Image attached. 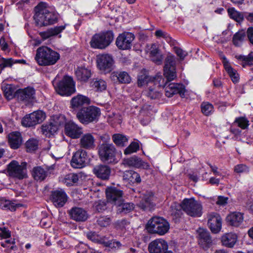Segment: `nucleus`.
Returning <instances> with one entry per match:
<instances>
[{
    "mask_svg": "<svg viewBox=\"0 0 253 253\" xmlns=\"http://www.w3.org/2000/svg\"><path fill=\"white\" fill-rule=\"evenodd\" d=\"M34 19L38 27L46 26L57 22L58 14L50 11L45 2H41L35 7Z\"/></svg>",
    "mask_w": 253,
    "mask_h": 253,
    "instance_id": "f257e3e1",
    "label": "nucleus"
},
{
    "mask_svg": "<svg viewBox=\"0 0 253 253\" xmlns=\"http://www.w3.org/2000/svg\"><path fill=\"white\" fill-rule=\"evenodd\" d=\"M59 59L60 54L47 46L40 47L37 50L35 60L39 65H53Z\"/></svg>",
    "mask_w": 253,
    "mask_h": 253,
    "instance_id": "f03ea898",
    "label": "nucleus"
},
{
    "mask_svg": "<svg viewBox=\"0 0 253 253\" xmlns=\"http://www.w3.org/2000/svg\"><path fill=\"white\" fill-rule=\"evenodd\" d=\"M101 115L100 109L94 106L82 108L77 113L76 117L83 125L96 123Z\"/></svg>",
    "mask_w": 253,
    "mask_h": 253,
    "instance_id": "7ed1b4c3",
    "label": "nucleus"
},
{
    "mask_svg": "<svg viewBox=\"0 0 253 253\" xmlns=\"http://www.w3.org/2000/svg\"><path fill=\"white\" fill-rule=\"evenodd\" d=\"M98 153L100 160L104 163L116 164L118 162L116 158V149L110 143L104 142L99 145Z\"/></svg>",
    "mask_w": 253,
    "mask_h": 253,
    "instance_id": "20e7f679",
    "label": "nucleus"
},
{
    "mask_svg": "<svg viewBox=\"0 0 253 253\" xmlns=\"http://www.w3.org/2000/svg\"><path fill=\"white\" fill-rule=\"evenodd\" d=\"M147 228L151 233L163 235L169 231V224L166 219L162 217H154L149 220Z\"/></svg>",
    "mask_w": 253,
    "mask_h": 253,
    "instance_id": "39448f33",
    "label": "nucleus"
},
{
    "mask_svg": "<svg viewBox=\"0 0 253 253\" xmlns=\"http://www.w3.org/2000/svg\"><path fill=\"white\" fill-rule=\"evenodd\" d=\"M114 35L111 31H107L95 34L92 38L90 43L92 47L104 49L113 41Z\"/></svg>",
    "mask_w": 253,
    "mask_h": 253,
    "instance_id": "423d86ee",
    "label": "nucleus"
},
{
    "mask_svg": "<svg viewBox=\"0 0 253 253\" xmlns=\"http://www.w3.org/2000/svg\"><path fill=\"white\" fill-rule=\"evenodd\" d=\"M182 209L187 214L193 217H200L202 214V206L194 198H185L182 201Z\"/></svg>",
    "mask_w": 253,
    "mask_h": 253,
    "instance_id": "0eeeda50",
    "label": "nucleus"
},
{
    "mask_svg": "<svg viewBox=\"0 0 253 253\" xmlns=\"http://www.w3.org/2000/svg\"><path fill=\"white\" fill-rule=\"evenodd\" d=\"M56 92L62 96H70L75 91V83L73 78L65 76L55 87Z\"/></svg>",
    "mask_w": 253,
    "mask_h": 253,
    "instance_id": "6e6552de",
    "label": "nucleus"
},
{
    "mask_svg": "<svg viewBox=\"0 0 253 253\" xmlns=\"http://www.w3.org/2000/svg\"><path fill=\"white\" fill-rule=\"evenodd\" d=\"M8 175L12 177L22 179L27 177V163L22 162L20 165L18 162L13 160L7 165Z\"/></svg>",
    "mask_w": 253,
    "mask_h": 253,
    "instance_id": "1a4fd4ad",
    "label": "nucleus"
},
{
    "mask_svg": "<svg viewBox=\"0 0 253 253\" xmlns=\"http://www.w3.org/2000/svg\"><path fill=\"white\" fill-rule=\"evenodd\" d=\"M96 62L98 68L105 74L110 73L114 68V59L109 54L97 55Z\"/></svg>",
    "mask_w": 253,
    "mask_h": 253,
    "instance_id": "9d476101",
    "label": "nucleus"
},
{
    "mask_svg": "<svg viewBox=\"0 0 253 253\" xmlns=\"http://www.w3.org/2000/svg\"><path fill=\"white\" fill-rule=\"evenodd\" d=\"M164 80L161 74L156 75L154 77V82H150L148 89L145 91L146 95L152 99L160 97L161 93L159 89L160 86L163 85L161 82Z\"/></svg>",
    "mask_w": 253,
    "mask_h": 253,
    "instance_id": "9b49d317",
    "label": "nucleus"
},
{
    "mask_svg": "<svg viewBox=\"0 0 253 253\" xmlns=\"http://www.w3.org/2000/svg\"><path fill=\"white\" fill-rule=\"evenodd\" d=\"M176 62L173 56H168L164 67V75L168 81H171L176 78Z\"/></svg>",
    "mask_w": 253,
    "mask_h": 253,
    "instance_id": "f8f14e48",
    "label": "nucleus"
},
{
    "mask_svg": "<svg viewBox=\"0 0 253 253\" xmlns=\"http://www.w3.org/2000/svg\"><path fill=\"white\" fill-rule=\"evenodd\" d=\"M87 159V152L84 149H79L74 154L71 165L75 169L83 168L85 166Z\"/></svg>",
    "mask_w": 253,
    "mask_h": 253,
    "instance_id": "ddd939ff",
    "label": "nucleus"
},
{
    "mask_svg": "<svg viewBox=\"0 0 253 253\" xmlns=\"http://www.w3.org/2000/svg\"><path fill=\"white\" fill-rule=\"evenodd\" d=\"M134 39V35L131 33L125 32L120 34L117 38L116 44L121 49H129L131 46L132 42Z\"/></svg>",
    "mask_w": 253,
    "mask_h": 253,
    "instance_id": "4468645a",
    "label": "nucleus"
},
{
    "mask_svg": "<svg viewBox=\"0 0 253 253\" xmlns=\"http://www.w3.org/2000/svg\"><path fill=\"white\" fill-rule=\"evenodd\" d=\"M167 242L162 239H156L152 241L148 246V250L150 253H167L172 252L168 251Z\"/></svg>",
    "mask_w": 253,
    "mask_h": 253,
    "instance_id": "2eb2a0df",
    "label": "nucleus"
},
{
    "mask_svg": "<svg viewBox=\"0 0 253 253\" xmlns=\"http://www.w3.org/2000/svg\"><path fill=\"white\" fill-rule=\"evenodd\" d=\"M83 130L81 126L72 121H69L65 125V133L72 139L79 138L83 134Z\"/></svg>",
    "mask_w": 253,
    "mask_h": 253,
    "instance_id": "dca6fc26",
    "label": "nucleus"
},
{
    "mask_svg": "<svg viewBox=\"0 0 253 253\" xmlns=\"http://www.w3.org/2000/svg\"><path fill=\"white\" fill-rule=\"evenodd\" d=\"M122 164L127 167H133L137 169H150L149 164L143 161L141 158L136 156H133L123 160Z\"/></svg>",
    "mask_w": 253,
    "mask_h": 253,
    "instance_id": "f3484780",
    "label": "nucleus"
},
{
    "mask_svg": "<svg viewBox=\"0 0 253 253\" xmlns=\"http://www.w3.org/2000/svg\"><path fill=\"white\" fill-rule=\"evenodd\" d=\"M123 191L115 187L108 188L106 190L107 199L108 202L119 205L123 201Z\"/></svg>",
    "mask_w": 253,
    "mask_h": 253,
    "instance_id": "a211bd4d",
    "label": "nucleus"
},
{
    "mask_svg": "<svg viewBox=\"0 0 253 253\" xmlns=\"http://www.w3.org/2000/svg\"><path fill=\"white\" fill-rule=\"evenodd\" d=\"M68 196L62 189H58L52 191L51 200L56 207H62L67 201Z\"/></svg>",
    "mask_w": 253,
    "mask_h": 253,
    "instance_id": "6ab92c4d",
    "label": "nucleus"
},
{
    "mask_svg": "<svg viewBox=\"0 0 253 253\" xmlns=\"http://www.w3.org/2000/svg\"><path fill=\"white\" fill-rule=\"evenodd\" d=\"M79 145L81 149L91 150L95 147V138L92 134L86 133L81 135Z\"/></svg>",
    "mask_w": 253,
    "mask_h": 253,
    "instance_id": "aec40b11",
    "label": "nucleus"
},
{
    "mask_svg": "<svg viewBox=\"0 0 253 253\" xmlns=\"http://www.w3.org/2000/svg\"><path fill=\"white\" fill-rule=\"evenodd\" d=\"M165 94L168 97H171L175 94L178 93L182 97L184 96L185 92V86L182 84L170 83L168 85L166 84Z\"/></svg>",
    "mask_w": 253,
    "mask_h": 253,
    "instance_id": "412c9836",
    "label": "nucleus"
},
{
    "mask_svg": "<svg viewBox=\"0 0 253 253\" xmlns=\"http://www.w3.org/2000/svg\"><path fill=\"white\" fill-rule=\"evenodd\" d=\"M208 225L211 231L216 233L218 232L222 225L221 218L220 215L215 212H212L208 215Z\"/></svg>",
    "mask_w": 253,
    "mask_h": 253,
    "instance_id": "4be33fe9",
    "label": "nucleus"
},
{
    "mask_svg": "<svg viewBox=\"0 0 253 253\" xmlns=\"http://www.w3.org/2000/svg\"><path fill=\"white\" fill-rule=\"evenodd\" d=\"M15 98L26 104L30 103L32 101V87L28 86L23 89H17Z\"/></svg>",
    "mask_w": 253,
    "mask_h": 253,
    "instance_id": "5701e85b",
    "label": "nucleus"
},
{
    "mask_svg": "<svg viewBox=\"0 0 253 253\" xmlns=\"http://www.w3.org/2000/svg\"><path fill=\"white\" fill-rule=\"evenodd\" d=\"M110 168L106 165H100L96 166L93 169V173L99 178L107 180L111 174Z\"/></svg>",
    "mask_w": 253,
    "mask_h": 253,
    "instance_id": "b1692460",
    "label": "nucleus"
},
{
    "mask_svg": "<svg viewBox=\"0 0 253 253\" xmlns=\"http://www.w3.org/2000/svg\"><path fill=\"white\" fill-rule=\"evenodd\" d=\"M198 232L200 245L204 249L208 248L212 243L209 232L202 228H200Z\"/></svg>",
    "mask_w": 253,
    "mask_h": 253,
    "instance_id": "393cba45",
    "label": "nucleus"
},
{
    "mask_svg": "<svg viewBox=\"0 0 253 253\" xmlns=\"http://www.w3.org/2000/svg\"><path fill=\"white\" fill-rule=\"evenodd\" d=\"M71 218L77 221H84L88 217L86 211L81 208H73L69 211Z\"/></svg>",
    "mask_w": 253,
    "mask_h": 253,
    "instance_id": "a878e982",
    "label": "nucleus"
},
{
    "mask_svg": "<svg viewBox=\"0 0 253 253\" xmlns=\"http://www.w3.org/2000/svg\"><path fill=\"white\" fill-rule=\"evenodd\" d=\"M153 199V194L150 192H146L142 200L138 204V207L144 211L151 210L155 206L152 202Z\"/></svg>",
    "mask_w": 253,
    "mask_h": 253,
    "instance_id": "bb28decb",
    "label": "nucleus"
},
{
    "mask_svg": "<svg viewBox=\"0 0 253 253\" xmlns=\"http://www.w3.org/2000/svg\"><path fill=\"white\" fill-rule=\"evenodd\" d=\"M110 78L114 82L128 84L131 81V78L125 71H116L111 73Z\"/></svg>",
    "mask_w": 253,
    "mask_h": 253,
    "instance_id": "cd10ccee",
    "label": "nucleus"
},
{
    "mask_svg": "<svg viewBox=\"0 0 253 253\" xmlns=\"http://www.w3.org/2000/svg\"><path fill=\"white\" fill-rule=\"evenodd\" d=\"M244 220L243 214L240 212H233L226 217L227 222L231 226L238 227Z\"/></svg>",
    "mask_w": 253,
    "mask_h": 253,
    "instance_id": "c85d7f7f",
    "label": "nucleus"
},
{
    "mask_svg": "<svg viewBox=\"0 0 253 253\" xmlns=\"http://www.w3.org/2000/svg\"><path fill=\"white\" fill-rule=\"evenodd\" d=\"M147 48L149 51L151 60L158 65L161 64L162 63L163 57L159 52L157 45L155 44H152L150 48L149 46L147 45Z\"/></svg>",
    "mask_w": 253,
    "mask_h": 253,
    "instance_id": "c756f323",
    "label": "nucleus"
},
{
    "mask_svg": "<svg viewBox=\"0 0 253 253\" xmlns=\"http://www.w3.org/2000/svg\"><path fill=\"white\" fill-rule=\"evenodd\" d=\"M22 139L21 133L19 132H12L8 135V143L11 148L18 149L21 145Z\"/></svg>",
    "mask_w": 253,
    "mask_h": 253,
    "instance_id": "7c9ffc66",
    "label": "nucleus"
},
{
    "mask_svg": "<svg viewBox=\"0 0 253 253\" xmlns=\"http://www.w3.org/2000/svg\"><path fill=\"white\" fill-rule=\"evenodd\" d=\"M90 103V99L84 95L78 94L74 97L71 101V104L73 108L78 109L84 104H89Z\"/></svg>",
    "mask_w": 253,
    "mask_h": 253,
    "instance_id": "2f4dec72",
    "label": "nucleus"
},
{
    "mask_svg": "<svg viewBox=\"0 0 253 253\" xmlns=\"http://www.w3.org/2000/svg\"><path fill=\"white\" fill-rule=\"evenodd\" d=\"M65 27L66 25L56 26L50 28L46 31L40 33V35L43 40H45L51 37L58 35L65 29Z\"/></svg>",
    "mask_w": 253,
    "mask_h": 253,
    "instance_id": "473e14b6",
    "label": "nucleus"
},
{
    "mask_svg": "<svg viewBox=\"0 0 253 253\" xmlns=\"http://www.w3.org/2000/svg\"><path fill=\"white\" fill-rule=\"evenodd\" d=\"M10 232L7 228H0V239H5V240L0 242V245L4 248H9V245L14 244V240L12 239H8L10 237Z\"/></svg>",
    "mask_w": 253,
    "mask_h": 253,
    "instance_id": "72a5a7b5",
    "label": "nucleus"
},
{
    "mask_svg": "<svg viewBox=\"0 0 253 253\" xmlns=\"http://www.w3.org/2000/svg\"><path fill=\"white\" fill-rule=\"evenodd\" d=\"M237 241V236L233 233H226L221 237L222 245L228 248H233Z\"/></svg>",
    "mask_w": 253,
    "mask_h": 253,
    "instance_id": "f704fd0d",
    "label": "nucleus"
},
{
    "mask_svg": "<svg viewBox=\"0 0 253 253\" xmlns=\"http://www.w3.org/2000/svg\"><path fill=\"white\" fill-rule=\"evenodd\" d=\"M75 73L78 80L82 82H86L91 75L90 70L83 66L78 67Z\"/></svg>",
    "mask_w": 253,
    "mask_h": 253,
    "instance_id": "c9c22d12",
    "label": "nucleus"
},
{
    "mask_svg": "<svg viewBox=\"0 0 253 253\" xmlns=\"http://www.w3.org/2000/svg\"><path fill=\"white\" fill-rule=\"evenodd\" d=\"M123 179L129 183H139L141 178L139 174L133 170H126L124 173Z\"/></svg>",
    "mask_w": 253,
    "mask_h": 253,
    "instance_id": "e433bc0d",
    "label": "nucleus"
},
{
    "mask_svg": "<svg viewBox=\"0 0 253 253\" xmlns=\"http://www.w3.org/2000/svg\"><path fill=\"white\" fill-rule=\"evenodd\" d=\"M223 59V63L225 69L230 76L231 80L234 83H237L239 81V75L236 70L230 66L225 57L224 56Z\"/></svg>",
    "mask_w": 253,
    "mask_h": 253,
    "instance_id": "4c0bfd02",
    "label": "nucleus"
},
{
    "mask_svg": "<svg viewBox=\"0 0 253 253\" xmlns=\"http://www.w3.org/2000/svg\"><path fill=\"white\" fill-rule=\"evenodd\" d=\"M235 57L243 67L253 66V52H251L248 55H236Z\"/></svg>",
    "mask_w": 253,
    "mask_h": 253,
    "instance_id": "58836bf2",
    "label": "nucleus"
},
{
    "mask_svg": "<svg viewBox=\"0 0 253 253\" xmlns=\"http://www.w3.org/2000/svg\"><path fill=\"white\" fill-rule=\"evenodd\" d=\"M20 204H15L13 202L4 199L0 200V208L4 210L15 211L17 208L21 207Z\"/></svg>",
    "mask_w": 253,
    "mask_h": 253,
    "instance_id": "ea45409f",
    "label": "nucleus"
},
{
    "mask_svg": "<svg viewBox=\"0 0 253 253\" xmlns=\"http://www.w3.org/2000/svg\"><path fill=\"white\" fill-rule=\"evenodd\" d=\"M49 121L51 124L56 127L57 130L60 126H64V127H65V125L67 123L66 117L63 115H54L51 117Z\"/></svg>",
    "mask_w": 253,
    "mask_h": 253,
    "instance_id": "a19ab883",
    "label": "nucleus"
},
{
    "mask_svg": "<svg viewBox=\"0 0 253 253\" xmlns=\"http://www.w3.org/2000/svg\"><path fill=\"white\" fill-rule=\"evenodd\" d=\"M246 34H247V32L244 30L237 32L232 39L233 44L236 46H240L247 38Z\"/></svg>",
    "mask_w": 253,
    "mask_h": 253,
    "instance_id": "79ce46f5",
    "label": "nucleus"
},
{
    "mask_svg": "<svg viewBox=\"0 0 253 253\" xmlns=\"http://www.w3.org/2000/svg\"><path fill=\"white\" fill-rule=\"evenodd\" d=\"M57 131L56 127L51 124L50 121L47 124H44L41 126V132L43 135L47 137H49L51 135H53Z\"/></svg>",
    "mask_w": 253,
    "mask_h": 253,
    "instance_id": "37998d69",
    "label": "nucleus"
},
{
    "mask_svg": "<svg viewBox=\"0 0 253 253\" xmlns=\"http://www.w3.org/2000/svg\"><path fill=\"white\" fill-rule=\"evenodd\" d=\"M46 118L45 113L42 110L33 112V125L42 123Z\"/></svg>",
    "mask_w": 253,
    "mask_h": 253,
    "instance_id": "c03bdc74",
    "label": "nucleus"
},
{
    "mask_svg": "<svg viewBox=\"0 0 253 253\" xmlns=\"http://www.w3.org/2000/svg\"><path fill=\"white\" fill-rule=\"evenodd\" d=\"M112 139L114 143L119 147L124 146L128 140L126 136L120 133H116L113 135Z\"/></svg>",
    "mask_w": 253,
    "mask_h": 253,
    "instance_id": "a18cd8bd",
    "label": "nucleus"
},
{
    "mask_svg": "<svg viewBox=\"0 0 253 253\" xmlns=\"http://www.w3.org/2000/svg\"><path fill=\"white\" fill-rule=\"evenodd\" d=\"M150 82H154V77L151 80V78L144 72L140 73L138 76L137 84L139 86H142L146 84L149 86Z\"/></svg>",
    "mask_w": 253,
    "mask_h": 253,
    "instance_id": "49530a36",
    "label": "nucleus"
},
{
    "mask_svg": "<svg viewBox=\"0 0 253 253\" xmlns=\"http://www.w3.org/2000/svg\"><path fill=\"white\" fill-rule=\"evenodd\" d=\"M182 202L180 204L173 203L170 207V213L175 218L179 217L182 214Z\"/></svg>",
    "mask_w": 253,
    "mask_h": 253,
    "instance_id": "de8ad7c7",
    "label": "nucleus"
},
{
    "mask_svg": "<svg viewBox=\"0 0 253 253\" xmlns=\"http://www.w3.org/2000/svg\"><path fill=\"white\" fill-rule=\"evenodd\" d=\"M92 87L97 91H101L106 89L107 84L105 81L102 79H96L91 82Z\"/></svg>",
    "mask_w": 253,
    "mask_h": 253,
    "instance_id": "09e8293b",
    "label": "nucleus"
},
{
    "mask_svg": "<svg viewBox=\"0 0 253 253\" xmlns=\"http://www.w3.org/2000/svg\"><path fill=\"white\" fill-rule=\"evenodd\" d=\"M227 11L229 17L237 22H239L243 20L244 17L243 14L236 10L235 8L229 7Z\"/></svg>",
    "mask_w": 253,
    "mask_h": 253,
    "instance_id": "8fccbe9b",
    "label": "nucleus"
},
{
    "mask_svg": "<svg viewBox=\"0 0 253 253\" xmlns=\"http://www.w3.org/2000/svg\"><path fill=\"white\" fill-rule=\"evenodd\" d=\"M22 10H24V19L27 21V22L25 25V28L26 29L27 33L28 35L31 37V11L29 10L28 8H22Z\"/></svg>",
    "mask_w": 253,
    "mask_h": 253,
    "instance_id": "3c124183",
    "label": "nucleus"
},
{
    "mask_svg": "<svg viewBox=\"0 0 253 253\" xmlns=\"http://www.w3.org/2000/svg\"><path fill=\"white\" fill-rule=\"evenodd\" d=\"M46 176V172L41 167H37L34 169L33 177L37 181H42Z\"/></svg>",
    "mask_w": 253,
    "mask_h": 253,
    "instance_id": "603ef678",
    "label": "nucleus"
},
{
    "mask_svg": "<svg viewBox=\"0 0 253 253\" xmlns=\"http://www.w3.org/2000/svg\"><path fill=\"white\" fill-rule=\"evenodd\" d=\"M79 180L78 176L75 173H69L66 175L64 179V182L67 186L73 185Z\"/></svg>",
    "mask_w": 253,
    "mask_h": 253,
    "instance_id": "864d4df0",
    "label": "nucleus"
},
{
    "mask_svg": "<svg viewBox=\"0 0 253 253\" xmlns=\"http://www.w3.org/2000/svg\"><path fill=\"white\" fill-rule=\"evenodd\" d=\"M15 64L14 60L12 58H0V74L1 71L5 68L11 67Z\"/></svg>",
    "mask_w": 253,
    "mask_h": 253,
    "instance_id": "5fc2aeb1",
    "label": "nucleus"
},
{
    "mask_svg": "<svg viewBox=\"0 0 253 253\" xmlns=\"http://www.w3.org/2000/svg\"><path fill=\"white\" fill-rule=\"evenodd\" d=\"M202 113L206 116L210 115L213 111L212 105L209 102H203L201 104Z\"/></svg>",
    "mask_w": 253,
    "mask_h": 253,
    "instance_id": "6e6d98bb",
    "label": "nucleus"
},
{
    "mask_svg": "<svg viewBox=\"0 0 253 253\" xmlns=\"http://www.w3.org/2000/svg\"><path fill=\"white\" fill-rule=\"evenodd\" d=\"M101 242V244L110 248L119 249L121 246V244L120 242L114 240L108 241L105 237L104 240Z\"/></svg>",
    "mask_w": 253,
    "mask_h": 253,
    "instance_id": "4d7b16f0",
    "label": "nucleus"
},
{
    "mask_svg": "<svg viewBox=\"0 0 253 253\" xmlns=\"http://www.w3.org/2000/svg\"><path fill=\"white\" fill-rule=\"evenodd\" d=\"M119 207L118 211L120 212L124 213H127L131 211L133 209V204L132 203H123V201L121 202V204L119 205H117Z\"/></svg>",
    "mask_w": 253,
    "mask_h": 253,
    "instance_id": "13d9d810",
    "label": "nucleus"
},
{
    "mask_svg": "<svg viewBox=\"0 0 253 253\" xmlns=\"http://www.w3.org/2000/svg\"><path fill=\"white\" fill-rule=\"evenodd\" d=\"M4 94L7 99L10 100L15 98L16 91H14V89L11 85H7L5 87Z\"/></svg>",
    "mask_w": 253,
    "mask_h": 253,
    "instance_id": "bf43d9fd",
    "label": "nucleus"
},
{
    "mask_svg": "<svg viewBox=\"0 0 253 253\" xmlns=\"http://www.w3.org/2000/svg\"><path fill=\"white\" fill-rule=\"evenodd\" d=\"M139 148V144L137 142H133L125 149L124 154L125 155H129L131 153L136 152Z\"/></svg>",
    "mask_w": 253,
    "mask_h": 253,
    "instance_id": "052dcab7",
    "label": "nucleus"
},
{
    "mask_svg": "<svg viewBox=\"0 0 253 253\" xmlns=\"http://www.w3.org/2000/svg\"><path fill=\"white\" fill-rule=\"evenodd\" d=\"M238 126L242 129H246L249 126V121L244 117L237 118L235 121Z\"/></svg>",
    "mask_w": 253,
    "mask_h": 253,
    "instance_id": "680f3d73",
    "label": "nucleus"
},
{
    "mask_svg": "<svg viewBox=\"0 0 253 253\" xmlns=\"http://www.w3.org/2000/svg\"><path fill=\"white\" fill-rule=\"evenodd\" d=\"M87 236L88 239L93 242H97L101 244L102 241L104 240L105 237H100L94 232H89L87 234Z\"/></svg>",
    "mask_w": 253,
    "mask_h": 253,
    "instance_id": "e2e57ef3",
    "label": "nucleus"
},
{
    "mask_svg": "<svg viewBox=\"0 0 253 253\" xmlns=\"http://www.w3.org/2000/svg\"><path fill=\"white\" fill-rule=\"evenodd\" d=\"M32 113L26 115L22 119L21 124L26 127L32 126Z\"/></svg>",
    "mask_w": 253,
    "mask_h": 253,
    "instance_id": "0e129e2a",
    "label": "nucleus"
},
{
    "mask_svg": "<svg viewBox=\"0 0 253 253\" xmlns=\"http://www.w3.org/2000/svg\"><path fill=\"white\" fill-rule=\"evenodd\" d=\"M111 219L106 216L100 217L97 220L98 224L102 227H106L110 224Z\"/></svg>",
    "mask_w": 253,
    "mask_h": 253,
    "instance_id": "69168bd1",
    "label": "nucleus"
},
{
    "mask_svg": "<svg viewBox=\"0 0 253 253\" xmlns=\"http://www.w3.org/2000/svg\"><path fill=\"white\" fill-rule=\"evenodd\" d=\"M155 35L158 38H163L165 39L167 41L170 39L169 35L167 33L161 30H158L156 31Z\"/></svg>",
    "mask_w": 253,
    "mask_h": 253,
    "instance_id": "338daca9",
    "label": "nucleus"
},
{
    "mask_svg": "<svg viewBox=\"0 0 253 253\" xmlns=\"http://www.w3.org/2000/svg\"><path fill=\"white\" fill-rule=\"evenodd\" d=\"M228 198L222 196H219L216 201V204L219 206H224L227 204Z\"/></svg>",
    "mask_w": 253,
    "mask_h": 253,
    "instance_id": "774afa93",
    "label": "nucleus"
}]
</instances>
